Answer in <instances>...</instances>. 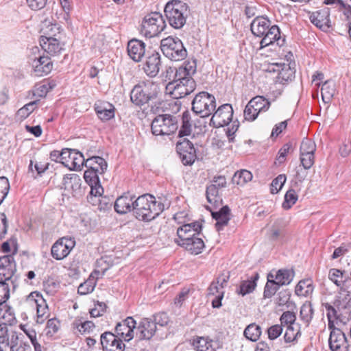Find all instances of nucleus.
I'll return each instance as SVG.
<instances>
[{"mask_svg":"<svg viewBox=\"0 0 351 351\" xmlns=\"http://www.w3.org/2000/svg\"><path fill=\"white\" fill-rule=\"evenodd\" d=\"M329 11L328 9H324L313 12L310 16L311 21L317 27L322 29L327 26L328 23Z\"/></svg>","mask_w":351,"mask_h":351,"instance_id":"nucleus-30","label":"nucleus"},{"mask_svg":"<svg viewBox=\"0 0 351 351\" xmlns=\"http://www.w3.org/2000/svg\"><path fill=\"white\" fill-rule=\"evenodd\" d=\"M189 12L187 3L179 0L169 1L165 7L167 19L175 29H180L184 25Z\"/></svg>","mask_w":351,"mask_h":351,"instance_id":"nucleus-3","label":"nucleus"},{"mask_svg":"<svg viewBox=\"0 0 351 351\" xmlns=\"http://www.w3.org/2000/svg\"><path fill=\"white\" fill-rule=\"evenodd\" d=\"M75 245V241L71 237L58 239L51 247V254L53 258L60 261L66 258Z\"/></svg>","mask_w":351,"mask_h":351,"instance_id":"nucleus-11","label":"nucleus"},{"mask_svg":"<svg viewBox=\"0 0 351 351\" xmlns=\"http://www.w3.org/2000/svg\"><path fill=\"white\" fill-rule=\"evenodd\" d=\"M206 198L208 202L212 204H217L221 202V199L218 195V189L211 184L206 189Z\"/></svg>","mask_w":351,"mask_h":351,"instance_id":"nucleus-51","label":"nucleus"},{"mask_svg":"<svg viewBox=\"0 0 351 351\" xmlns=\"http://www.w3.org/2000/svg\"><path fill=\"white\" fill-rule=\"evenodd\" d=\"M178 128V119L171 114H160L152 123V131L154 135H170Z\"/></svg>","mask_w":351,"mask_h":351,"instance_id":"nucleus-6","label":"nucleus"},{"mask_svg":"<svg viewBox=\"0 0 351 351\" xmlns=\"http://www.w3.org/2000/svg\"><path fill=\"white\" fill-rule=\"evenodd\" d=\"M193 346L196 351H215L213 341L206 337H197L193 341Z\"/></svg>","mask_w":351,"mask_h":351,"instance_id":"nucleus-36","label":"nucleus"},{"mask_svg":"<svg viewBox=\"0 0 351 351\" xmlns=\"http://www.w3.org/2000/svg\"><path fill=\"white\" fill-rule=\"evenodd\" d=\"M296 316L294 313L291 311H285L284 312L280 317V324L283 327L289 326V325L293 326L296 324H299L295 322Z\"/></svg>","mask_w":351,"mask_h":351,"instance_id":"nucleus-54","label":"nucleus"},{"mask_svg":"<svg viewBox=\"0 0 351 351\" xmlns=\"http://www.w3.org/2000/svg\"><path fill=\"white\" fill-rule=\"evenodd\" d=\"M261 335V328L256 324H251L244 330L245 337L252 341H256Z\"/></svg>","mask_w":351,"mask_h":351,"instance_id":"nucleus-46","label":"nucleus"},{"mask_svg":"<svg viewBox=\"0 0 351 351\" xmlns=\"http://www.w3.org/2000/svg\"><path fill=\"white\" fill-rule=\"evenodd\" d=\"M165 206L149 194H144L134 200V215L136 219L150 221L161 213Z\"/></svg>","mask_w":351,"mask_h":351,"instance_id":"nucleus-1","label":"nucleus"},{"mask_svg":"<svg viewBox=\"0 0 351 351\" xmlns=\"http://www.w3.org/2000/svg\"><path fill=\"white\" fill-rule=\"evenodd\" d=\"M177 152L184 165H192L196 159V151L193 143L184 138L176 144Z\"/></svg>","mask_w":351,"mask_h":351,"instance_id":"nucleus-14","label":"nucleus"},{"mask_svg":"<svg viewBox=\"0 0 351 351\" xmlns=\"http://www.w3.org/2000/svg\"><path fill=\"white\" fill-rule=\"evenodd\" d=\"M196 86L194 80H183V81L173 80L167 86V89L175 99H180L186 97L191 93Z\"/></svg>","mask_w":351,"mask_h":351,"instance_id":"nucleus-9","label":"nucleus"},{"mask_svg":"<svg viewBox=\"0 0 351 351\" xmlns=\"http://www.w3.org/2000/svg\"><path fill=\"white\" fill-rule=\"evenodd\" d=\"M16 271V263L12 255L0 256V282H10Z\"/></svg>","mask_w":351,"mask_h":351,"instance_id":"nucleus-15","label":"nucleus"},{"mask_svg":"<svg viewBox=\"0 0 351 351\" xmlns=\"http://www.w3.org/2000/svg\"><path fill=\"white\" fill-rule=\"evenodd\" d=\"M99 173L88 168L84 173V178L86 182L90 187V195L93 196L101 195L104 193V189L100 184L99 179Z\"/></svg>","mask_w":351,"mask_h":351,"instance_id":"nucleus-19","label":"nucleus"},{"mask_svg":"<svg viewBox=\"0 0 351 351\" xmlns=\"http://www.w3.org/2000/svg\"><path fill=\"white\" fill-rule=\"evenodd\" d=\"M44 173V165L41 162L31 160L29 167L28 173L34 179H38L43 176Z\"/></svg>","mask_w":351,"mask_h":351,"instance_id":"nucleus-41","label":"nucleus"},{"mask_svg":"<svg viewBox=\"0 0 351 351\" xmlns=\"http://www.w3.org/2000/svg\"><path fill=\"white\" fill-rule=\"evenodd\" d=\"M335 93V84L332 82L326 81L322 85L321 94L325 103L330 101Z\"/></svg>","mask_w":351,"mask_h":351,"instance_id":"nucleus-42","label":"nucleus"},{"mask_svg":"<svg viewBox=\"0 0 351 351\" xmlns=\"http://www.w3.org/2000/svg\"><path fill=\"white\" fill-rule=\"evenodd\" d=\"M101 344L104 351H122V347L125 346L122 340L110 332L101 335Z\"/></svg>","mask_w":351,"mask_h":351,"instance_id":"nucleus-18","label":"nucleus"},{"mask_svg":"<svg viewBox=\"0 0 351 351\" xmlns=\"http://www.w3.org/2000/svg\"><path fill=\"white\" fill-rule=\"evenodd\" d=\"M160 58L158 53H153L147 58L144 71L148 76L155 77L159 72Z\"/></svg>","mask_w":351,"mask_h":351,"instance_id":"nucleus-27","label":"nucleus"},{"mask_svg":"<svg viewBox=\"0 0 351 351\" xmlns=\"http://www.w3.org/2000/svg\"><path fill=\"white\" fill-rule=\"evenodd\" d=\"M136 322L132 317H128L123 322L118 323L115 327L117 336L129 341L134 337V329L136 328Z\"/></svg>","mask_w":351,"mask_h":351,"instance_id":"nucleus-17","label":"nucleus"},{"mask_svg":"<svg viewBox=\"0 0 351 351\" xmlns=\"http://www.w3.org/2000/svg\"><path fill=\"white\" fill-rule=\"evenodd\" d=\"M283 331L282 324H274L267 328V335L270 340H275L281 335Z\"/></svg>","mask_w":351,"mask_h":351,"instance_id":"nucleus-60","label":"nucleus"},{"mask_svg":"<svg viewBox=\"0 0 351 351\" xmlns=\"http://www.w3.org/2000/svg\"><path fill=\"white\" fill-rule=\"evenodd\" d=\"M274 65H271V67L272 68L269 69V72H277L278 73L279 78H282V80H289L291 79V77L293 74V71L290 69L289 66L284 65V67L281 68V65L276 64V66L277 69H274Z\"/></svg>","mask_w":351,"mask_h":351,"instance_id":"nucleus-48","label":"nucleus"},{"mask_svg":"<svg viewBox=\"0 0 351 351\" xmlns=\"http://www.w3.org/2000/svg\"><path fill=\"white\" fill-rule=\"evenodd\" d=\"M36 104L37 101H34L29 102V104H25L23 107H22L18 110V115L23 119L27 117L30 114V113L33 112L35 109Z\"/></svg>","mask_w":351,"mask_h":351,"instance_id":"nucleus-62","label":"nucleus"},{"mask_svg":"<svg viewBox=\"0 0 351 351\" xmlns=\"http://www.w3.org/2000/svg\"><path fill=\"white\" fill-rule=\"evenodd\" d=\"M182 247L190 252L192 254H199L204 247L203 240L199 237V235L195 236L190 242L182 243Z\"/></svg>","mask_w":351,"mask_h":351,"instance_id":"nucleus-32","label":"nucleus"},{"mask_svg":"<svg viewBox=\"0 0 351 351\" xmlns=\"http://www.w3.org/2000/svg\"><path fill=\"white\" fill-rule=\"evenodd\" d=\"M324 3L326 5L335 4L339 10L343 12V14L348 19L351 17V5L344 3L341 0H325Z\"/></svg>","mask_w":351,"mask_h":351,"instance_id":"nucleus-50","label":"nucleus"},{"mask_svg":"<svg viewBox=\"0 0 351 351\" xmlns=\"http://www.w3.org/2000/svg\"><path fill=\"white\" fill-rule=\"evenodd\" d=\"M136 329L139 339H150L156 332V326L149 319L144 318Z\"/></svg>","mask_w":351,"mask_h":351,"instance_id":"nucleus-21","label":"nucleus"},{"mask_svg":"<svg viewBox=\"0 0 351 351\" xmlns=\"http://www.w3.org/2000/svg\"><path fill=\"white\" fill-rule=\"evenodd\" d=\"M60 326V322L57 319H49L45 327V329H47L45 335L49 337H52L59 330Z\"/></svg>","mask_w":351,"mask_h":351,"instance_id":"nucleus-57","label":"nucleus"},{"mask_svg":"<svg viewBox=\"0 0 351 351\" xmlns=\"http://www.w3.org/2000/svg\"><path fill=\"white\" fill-rule=\"evenodd\" d=\"M313 308L311 302H305L300 308V315L301 319L308 326L313 319Z\"/></svg>","mask_w":351,"mask_h":351,"instance_id":"nucleus-45","label":"nucleus"},{"mask_svg":"<svg viewBox=\"0 0 351 351\" xmlns=\"http://www.w3.org/2000/svg\"><path fill=\"white\" fill-rule=\"evenodd\" d=\"M169 322V318L166 313L162 312L157 313L154 317L153 323L155 324V326L159 325L160 326H165L168 324Z\"/></svg>","mask_w":351,"mask_h":351,"instance_id":"nucleus-64","label":"nucleus"},{"mask_svg":"<svg viewBox=\"0 0 351 351\" xmlns=\"http://www.w3.org/2000/svg\"><path fill=\"white\" fill-rule=\"evenodd\" d=\"M252 179V174L250 171L242 169L234 173L232 182L233 184L243 186L247 182L251 181Z\"/></svg>","mask_w":351,"mask_h":351,"instance_id":"nucleus-38","label":"nucleus"},{"mask_svg":"<svg viewBox=\"0 0 351 351\" xmlns=\"http://www.w3.org/2000/svg\"><path fill=\"white\" fill-rule=\"evenodd\" d=\"M344 271L332 268L329 270L328 278L337 287H341L348 279L347 276H344Z\"/></svg>","mask_w":351,"mask_h":351,"instance_id":"nucleus-43","label":"nucleus"},{"mask_svg":"<svg viewBox=\"0 0 351 351\" xmlns=\"http://www.w3.org/2000/svg\"><path fill=\"white\" fill-rule=\"evenodd\" d=\"M43 56L33 58L32 67L34 73L36 76H42L44 72V66H43V62L42 61Z\"/></svg>","mask_w":351,"mask_h":351,"instance_id":"nucleus-61","label":"nucleus"},{"mask_svg":"<svg viewBox=\"0 0 351 351\" xmlns=\"http://www.w3.org/2000/svg\"><path fill=\"white\" fill-rule=\"evenodd\" d=\"M45 40L48 43L47 49H45V52L53 56L60 52L61 48L60 46L59 38H53L49 35V36H45Z\"/></svg>","mask_w":351,"mask_h":351,"instance_id":"nucleus-49","label":"nucleus"},{"mask_svg":"<svg viewBox=\"0 0 351 351\" xmlns=\"http://www.w3.org/2000/svg\"><path fill=\"white\" fill-rule=\"evenodd\" d=\"M95 110L99 118L103 121H108L114 116V107L109 103L95 104Z\"/></svg>","mask_w":351,"mask_h":351,"instance_id":"nucleus-31","label":"nucleus"},{"mask_svg":"<svg viewBox=\"0 0 351 351\" xmlns=\"http://www.w3.org/2000/svg\"><path fill=\"white\" fill-rule=\"evenodd\" d=\"M293 278V271L289 269H280L275 275L276 282L280 286L290 284Z\"/></svg>","mask_w":351,"mask_h":351,"instance_id":"nucleus-37","label":"nucleus"},{"mask_svg":"<svg viewBox=\"0 0 351 351\" xmlns=\"http://www.w3.org/2000/svg\"><path fill=\"white\" fill-rule=\"evenodd\" d=\"M62 165L70 170H80L84 165V155L76 149H64Z\"/></svg>","mask_w":351,"mask_h":351,"instance_id":"nucleus-12","label":"nucleus"},{"mask_svg":"<svg viewBox=\"0 0 351 351\" xmlns=\"http://www.w3.org/2000/svg\"><path fill=\"white\" fill-rule=\"evenodd\" d=\"M88 158L85 160L84 165L99 174H103L107 169L108 164L106 161L100 156L95 155H90L89 153L87 154Z\"/></svg>","mask_w":351,"mask_h":351,"instance_id":"nucleus-24","label":"nucleus"},{"mask_svg":"<svg viewBox=\"0 0 351 351\" xmlns=\"http://www.w3.org/2000/svg\"><path fill=\"white\" fill-rule=\"evenodd\" d=\"M329 347L331 351H349V345L345 334L339 328H334L329 337Z\"/></svg>","mask_w":351,"mask_h":351,"instance_id":"nucleus-16","label":"nucleus"},{"mask_svg":"<svg viewBox=\"0 0 351 351\" xmlns=\"http://www.w3.org/2000/svg\"><path fill=\"white\" fill-rule=\"evenodd\" d=\"M271 21L264 16H257L251 23V31L258 37H262L270 28Z\"/></svg>","mask_w":351,"mask_h":351,"instance_id":"nucleus-25","label":"nucleus"},{"mask_svg":"<svg viewBox=\"0 0 351 351\" xmlns=\"http://www.w3.org/2000/svg\"><path fill=\"white\" fill-rule=\"evenodd\" d=\"M81 179L77 174H67L62 178V186L66 190L74 189L75 187H79Z\"/></svg>","mask_w":351,"mask_h":351,"instance_id":"nucleus-39","label":"nucleus"},{"mask_svg":"<svg viewBox=\"0 0 351 351\" xmlns=\"http://www.w3.org/2000/svg\"><path fill=\"white\" fill-rule=\"evenodd\" d=\"M233 109L230 104H226L215 110L210 119V125L220 128L228 125L232 120Z\"/></svg>","mask_w":351,"mask_h":351,"instance_id":"nucleus-13","label":"nucleus"},{"mask_svg":"<svg viewBox=\"0 0 351 351\" xmlns=\"http://www.w3.org/2000/svg\"><path fill=\"white\" fill-rule=\"evenodd\" d=\"M212 217L217 222L215 227L217 231H220L223 228L228 225L230 219V210L228 206H224L219 211H211Z\"/></svg>","mask_w":351,"mask_h":351,"instance_id":"nucleus-26","label":"nucleus"},{"mask_svg":"<svg viewBox=\"0 0 351 351\" xmlns=\"http://www.w3.org/2000/svg\"><path fill=\"white\" fill-rule=\"evenodd\" d=\"M301 336L300 324L289 325L285 327L284 340L286 343H295Z\"/></svg>","mask_w":351,"mask_h":351,"instance_id":"nucleus-34","label":"nucleus"},{"mask_svg":"<svg viewBox=\"0 0 351 351\" xmlns=\"http://www.w3.org/2000/svg\"><path fill=\"white\" fill-rule=\"evenodd\" d=\"M134 196L129 194L118 197L114 202L115 211L120 214H125L130 211L134 212Z\"/></svg>","mask_w":351,"mask_h":351,"instance_id":"nucleus-23","label":"nucleus"},{"mask_svg":"<svg viewBox=\"0 0 351 351\" xmlns=\"http://www.w3.org/2000/svg\"><path fill=\"white\" fill-rule=\"evenodd\" d=\"M287 180L286 176L285 174H280L277 176L271 184V193L272 194L278 193L280 190L282 188L284 184L285 183Z\"/></svg>","mask_w":351,"mask_h":351,"instance_id":"nucleus-56","label":"nucleus"},{"mask_svg":"<svg viewBox=\"0 0 351 351\" xmlns=\"http://www.w3.org/2000/svg\"><path fill=\"white\" fill-rule=\"evenodd\" d=\"M285 40L280 39V32L277 25H272L263 36L261 40V48H264L276 43L278 46L283 45Z\"/></svg>","mask_w":351,"mask_h":351,"instance_id":"nucleus-22","label":"nucleus"},{"mask_svg":"<svg viewBox=\"0 0 351 351\" xmlns=\"http://www.w3.org/2000/svg\"><path fill=\"white\" fill-rule=\"evenodd\" d=\"M259 275L256 273L251 279L243 280L241 283L239 289L237 291L239 294L245 295L252 292L256 287V281L258 279Z\"/></svg>","mask_w":351,"mask_h":351,"instance_id":"nucleus-35","label":"nucleus"},{"mask_svg":"<svg viewBox=\"0 0 351 351\" xmlns=\"http://www.w3.org/2000/svg\"><path fill=\"white\" fill-rule=\"evenodd\" d=\"M280 285L274 280H267L264 289V298H271L278 290Z\"/></svg>","mask_w":351,"mask_h":351,"instance_id":"nucleus-55","label":"nucleus"},{"mask_svg":"<svg viewBox=\"0 0 351 351\" xmlns=\"http://www.w3.org/2000/svg\"><path fill=\"white\" fill-rule=\"evenodd\" d=\"M8 326L5 323L0 324V349L4 350L10 347Z\"/></svg>","mask_w":351,"mask_h":351,"instance_id":"nucleus-52","label":"nucleus"},{"mask_svg":"<svg viewBox=\"0 0 351 351\" xmlns=\"http://www.w3.org/2000/svg\"><path fill=\"white\" fill-rule=\"evenodd\" d=\"M201 230L202 225L199 222L184 224L178 228L174 242L182 247V243H187L195 236L199 235Z\"/></svg>","mask_w":351,"mask_h":351,"instance_id":"nucleus-10","label":"nucleus"},{"mask_svg":"<svg viewBox=\"0 0 351 351\" xmlns=\"http://www.w3.org/2000/svg\"><path fill=\"white\" fill-rule=\"evenodd\" d=\"M165 27L162 16L158 12L147 15L141 24V34L147 38L158 36Z\"/></svg>","mask_w":351,"mask_h":351,"instance_id":"nucleus-7","label":"nucleus"},{"mask_svg":"<svg viewBox=\"0 0 351 351\" xmlns=\"http://www.w3.org/2000/svg\"><path fill=\"white\" fill-rule=\"evenodd\" d=\"M99 273H92L88 278L81 283L77 289V292L80 295H86L93 291L96 284H97V278L96 276L98 275Z\"/></svg>","mask_w":351,"mask_h":351,"instance_id":"nucleus-33","label":"nucleus"},{"mask_svg":"<svg viewBox=\"0 0 351 351\" xmlns=\"http://www.w3.org/2000/svg\"><path fill=\"white\" fill-rule=\"evenodd\" d=\"M298 195L293 189H289L285 195V201L282 203L284 209H289L298 200Z\"/></svg>","mask_w":351,"mask_h":351,"instance_id":"nucleus-53","label":"nucleus"},{"mask_svg":"<svg viewBox=\"0 0 351 351\" xmlns=\"http://www.w3.org/2000/svg\"><path fill=\"white\" fill-rule=\"evenodd\" d=\"M270 102L263 96H256L246 105L244 110V117L247 121L255 120L261 112L267 111Z\"/></svg>","mask_w":351,"mask_h":351,"instance_id":"nucleus-8","label":"nucleus"},{"mask_svg":"<svg viewBox=\"0 0 351 351\" xmlns=\"http://www.w3.org/2000/svg\"><path fill=\"white\" fill-rule=\"evenodd\" d=\"M316 150L315 143L311 139L304 138L300 145V154H314Z\"/></svg>","mask_w":351,"mask_h":351,"instance_id":"nucleus-58","label":"nucleus"},{"mask_svg":"<svg viewBox=\"0 0 351 351\" xmlns=\"http://www.w3.org/2000/svg\"><path fill=\"white\" fill-rule=\"evenodd\" d=\"M93 196L91 195L90 199L94 204H97L98 209L105 211L111 208L112 202L108 197L102 195L94 196V197Z\"/></svg>","mask_w":351,"mask_h":351,"instance_id":"nucleus-47","label":"nucleus"},{"mask_svg":"<svg viewBox=\"0 0 351 351\" xmlns=\"http://www.w3.org/2000/svg\"><path fill=\"white\" fill-rule=\"evenodd\" d=\"M63 149L61 152L59 151H53L50 153V158L51 160L55 161L56 167L54 168L56 172L54 176L50 177L49 184L52 183L53 185H56L57 182L60 180L61 173L58 169L62 167V161H63Z\"/></svg>","mask_w":351,"mask_h":351,"instance_id":"nucleus-29","label":"nucleus"},{"mask_svg":"<svg viewBox=\"0 0 351 351\" xmlns=\"http://www.w3.org/2000/svg\"><path fill=\"white\" fill-rule=\"evenodd\" d=\"M216 108L215 97L207 92H201L195 95L192 101V110L201 118L208 117Z\"/></svg>","mask_w":351,"mask_h":351,"instance_id":"nucleus-4","label":"nucleus"},{"mask_svg":"<svg viewBox=\"0 0 351 351\" xmlns=\"http://www.w3.org/2000/svg\"><path fill=\"white\" fill-rule=\"evenodd\" d=\"M161 93L160 84L152 80L143 81L132 89L130 100L134 105L142 106L158 98Z\"/></svg>","mask_w":351,"mask_h":351,"instance_id":"nucleus-2","label":"nucleus"},{"mask_svg":"<svg viewBox=\"0 0 351 351\" xmlns=\"http://www.w3.org/2000/svg\"><path fill=\"white\" fill-rule=\"evenodd\" d=\"M313 291L311 280H300L295 287V293L300 296H307Z\"/></svg>","mask_w":351,"mask_h":351,"instance_id":"nucleus-40","label":"nucleus"},{"mask_svg":"<svg viewBox=\"0 0 351 351\" xmlns=\"http://www.w3.org/2000/svg\"><path fill=\"white\" fill-rule=\"evenodd\" d=\"M10 190V182L5 176L0 177V205L6 197Z\"/></svg>","mask_w":351,"mask_h":351,"instance_id":"nucleus-59","label":"nucleus"},{"mask_svg":"<svg viewBox=\"0 0 351 351\" xmlns=\"http://www.w3.org/2000/svg\"><path fill=\"white\" fill-rule=\"evenodd\" d=\"M160 47L163 54L173 61L182 60L187 56L186 49L178 38L169 36L162 39Z\"/></svg>","mask_w":351,"mask_h":351,"instance_id":"nucleus-5","label":"nucleus"},{"mask_svg":"<svg viewBox=\"0 0 351 351\" xmlns=\"http://www.w3.org/2000/svg\"><path fill=\"white\" fill-rule=\"evenodd\" d=\"M182 125L179 132V136L180 137L184 136H189L192 132V123L191 114L188 111H185L182 114Z\"/></svg>","mask_w":351,"mask_h":351,"instance_id":"nucleus-44","label":"nucleus"},{"mask_svg":"<svg viewBox=\"0 0 351 351\" xmlns=\"http://www.w3.org/2000/svg\"><path fill=\"white\" fill-rule=\"evenodd\" d=\"M127 51L132 60L140 62L145 56V45L143 41L133 38L128 43Z\"/></svg>","mask_w":351,"mask_h":351,"instance_id":"nucleus-20","label":"nucleus"},{"mask_svg":"<svg viewBox=\"0 0 351 351\" xmlns=\"http://www.w3.org/2000/svg\"><path fill=\"white\" fill-rule=\"evenodd\" d=\"M27 300L35 303L37 314L36 322L43 324L44 322V319L43 318L44 315V308H43L42 305L43 303H44V298L42 294L38 291H33L28 295Z\"/></svg>","mask_w":351,"mask_h":351,"instance_id":"nucleus-28","label":"nucleus"},{"mask_svg":"<svg viewBox=\"0 0 351 351\" xmlns=\"http://www.w3.org/2000/svg\"><path fill=\"white\" fill-rule=\"evenodd\" d=\"M10 297L9 284L5 282H0V305L5 303Z\"/></svg>","mask_w":351,"mask_h":351,"instance_id":"nucleus-63","label":"nucleus"}]
</instances>
